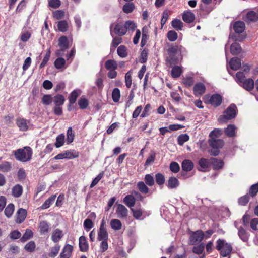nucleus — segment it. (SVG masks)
<instances>
[{
    "instance_id": "obj_1",
    "label": "nucleus",
    "mask_w": 258,
    "mask_h": 258,
    "mask_svg": "<svg viewBox=\"0 0 258 258\" xmlns=\"http://www.w3.org/2000/svg\"><path fill=\"white\" fill-rule=\"evenodd\" d=\"M249 71V67H245L243 71H239L236 73L235 80L240 86L247 91H251L254 87V81L251 78L245 79V74Z\"/></svg>"
},
{
    "instance_id": "obj_2",
    "label": "nucleus",
    "mask_w": 258,
    "mask_h": 258,
    "mask_svg": "<svg viewBox=\"0 0 258 258\" xmlns=\"http://www.w3.org/2000/svg\"><path fill=\"white\" fill-rule=\"evenodd\" d=\"M32 151L30 147H25L22 149H19L14 152L16 159L21 162L29 161L32 157Z\"/></svg>"
},
{
    "instance_id": "obj_3",
    "label": "nucleus",
    "mask_w": 258,
    "mask_h": 258,
    "mask_svg": "<svg viewBox=\"0 0 258 258\" xmlns=\"http://www.w3.org/2000/svg\"><path fill=\"white\" fill-rule=\"evenodd\" d=\"M216 248L220 251L221 255L223 257L228 256L232 249L231 245L223 239H218L217 241Z\"/></svg>"
},
{
    "instance_id": "obj_4",
    "label": "nucleus",
    "mask_w": 258,
    "mask_h": 258,
    "mask_svg": "<svg viewBox=\"0 0 258 258\" xmlns=\"http://www.w3.org/2000/svg\"><path fill=\"white\" fill-rule=\"evenodd\" d=\"M236 107L235 105H230L224 112V114L219 117L218 121L221 122H226L227 120L234 118L236 114Z\"/></svg>"
},
{
    "instance_id": "obj_5",
    "label": "nucleus",
    "mask_w": 258,
    "mask_h": 258,
    "mask_svg": "<svg viewBox=\"0 0 258 258\" xmlns=\"http://www.w3.org/2000/svg\"><path fill=\"white\" fill-rule=\"evenodd\" d=\"M209 142L212 148L211 154L214 156H217L219 153V149L224 145V141L221 139L211 138Z\"/></svg>"
},
{
    "instance_id": "obj_6",
    "label": "nucleus",
    "mask_w": 258,
    "mask_h": 258,
    "mask_svg": "<svg viewBox=\"0 0 258 258\" xmlns=\"http://www.w3.org/2000/svg\"><path fill=\"white\" fill-rule=\"evenodd\" d=\"M113 31L115 34L121 36L125 35L126 33V28H125V25H123L120 23H114L110 25V34L113 36Z\"/></svg>"
},
{
    "instance_id": "obj_7",
    "label": "nucleus",
    "mask_w": 258,
    "mask_h": 258,
    "mask_svg": "<svg viewBox=\"0 0 258 258\" xmlns=\"http://www.w3.org/2000/svg\"><path fill=\"white\" fill-rule=\"evenodd\" d=\"M204 238V234L203 231L198 230L192 233L190 237V241L192 244H195L197 242H201Z\"/></svg>"
},
{
    "instance_id": "obj_8",
    "label": "nucleus",
    "mask_w": 258,
    "mask_h": 258,
    "mask_svg": "<svg viewBox=\"0 0 258 258\" xmlns=\"http://www.w3.org/2000/svg\"><path fill=\"white\" fill-rule=\"evenodd\" d=\"M16 124L21 131H26L29 129L30 121L23 118H18L16 120Z\"/></svg>"
},
{
    "instance_id": "obj_9",
    "label": "nucleus",
    "mask_w": 258,
    "mask_h": 258,
    "mask_svg": "<svg viewBox=\"0 0 258 258\" xmlns=\"http://www.w3.org/2000/svg\"><path fill=\"white\" fill-rule=\"evenodd\" d=\"M131 211L133 212L134 217L137 219H143L150 214V212L143 211L141 209H134L132 208Z\"/></svg>"
},
{
    "instance_id": "obj_10",
    "label": "nucleus",
    "mask_w": 258,
    "mask_h": 258,
    "mask_svg": "<svg viewBox=\"0 0 258 258\" xmlns=\"http://www.w3.org/2000/svg\"><path fill=\"white\" fill-rule=\"evenodd\" d=\"M116 214L118 218H125L128 215V210L124 205L119 204L117 205Z\"/></svg>"
},
{
    "instance_id": "obj_11",
    "label": "nucleus",
    "mask_w": 258,
    "mask_h": 258,
    "mask_svg": "<svg viewBox=\"0 0 258 258\" xmlns=\"http://www.w3.org/2000/svg\"><path fill=\"white\" fill-rule=\"evenodd\" d=\"M39 231L41 235H44L50 231V225L46 221H41L38 226Z\"/></svg>"
},
{
    "instance_id": "obj_12",
    "label": "nucleus",
    "mask_w": 258,
    "mask_h": 258,
    "mask_svg": "<svg viewBox=\"0 0 258 258\" xmlns=\"http://www.w3.org/2000/svg\"><path fill=\"white\" fill-rule=\"evenodd\" d=\"M27 213V211L25 209L23 208L19 209L16 213V223L19 224L22 223L26 217Z\"/></svg>"
},
{
    "instance_id": "obj_13",
    "label": "nucleus",
    "mask_w": 258,
    "mask_h": 258,
    "mask_svg": "<svg viewBox=\"0 0 258 258\" xmlns=\"http://www.w3.org/2000/svg\"><path fill=\"white\" fill-rule=\"evenodd\" d=\"M73 249V247L72 245L70 244L66 245L60 254V258H70Z\"/></svg>"
},
{
    "instance_id": "obj_14",
    "label": "nucleus",
    "mask_w": 258,
    "mask_h": 258,
    "mask_svg": "<svg viewBox=\"0 0 258 258\" xmlns=\"http://www.w3.org/2000/svg\"><path fill=\"white\" fill-rule=\"evenodd\" d=\"M205 86L202 83H199L195 84L194 88V94L196 96H200L205 91Z\"/></svg>"
},
{
    "instance_id": "obj_15",
    "label": "nucleus",
    "mask_w": 258,
    "mask_h": 258,
    "mask_svg": "<svg viewBox=\"0 0 258 258\" xmlns=\"http://www.w3.org/2000/svg\"><path fill=\"white\" fill-rule=\"evenodd\" d=\"M62 236V231L56 229L52 233L51 239L54 243H57L60 240Z\"/></svg>"
},
{
    "instance_id": "obj_16",
    "label": "nucleus",
    "mask_w": 258,
    "mask_h": 258,
    "mask_svg": "<svg viewBox=\"0 0 258 258\" xmlns=\"http://www.w3.org/2000/svg\"><path fill=\"white\" fill-rule=\"evenodd\" d=\"M233 28L235 33H241L245 30V23L242 21H237L234 24Z\"/></svg>"
},
{
    "instance_id": "obj_17",
    "label": "nucleus",
    "mask_w": 258,
    "mask_h": 258,
    "mask_svg": "<svg viewBox=\"0 0 258 258\" xmlns=\"http://www.w3.org/2000/svg\"><path fill=\"white\" fill-rule=\"evenodd\" d=\"M195 17L193 13L190 11H185L182 15V19L186 23H191L195 20Z\"/></svg>"
},
{
    "instance_id": "obj_18",
    "label": "nucleus",
    "mask_w": 258,
    "mask_h": 258,
    "mask_svg": "<svg viewBox=\"0 0 258 258\" xmlns=\"http://www.w3.org/2000/svg\"><path fill=\"white\" fill-rule=\"evenodd\" d=\"M110 225L111 228L115 231L120 230L122 228V223L117 219H111L110 222Z\"/></svg>"
},
{
    "instance_id": "obj_19",
    "label": "nucleus",
    "mask_w": 258,
    "mask_h": 258,
    "mask_svg": "<svg viewBox=\"0 0 258 258\" xmlns=\"http://www.w3.org/2000/svg\"><path fill=\"white\" fill-rule=\"evenodd\" d=\"M124 203L128 207H133L136 202L135 198L132 194V195H129L124 197L123 199Z\"/></svg>"
},
{
    "instance_id": "obj_20",
    "label": "nucleus",
    "mask_w": 258,
    "mask_h": 258,
    "mask_svg": "<svg viewBox=\"0 0 258 258\" xmlns=\"http://www.w3.org/2000/svg\"><path fill=\"white\" fill-rule=\"evenodd\" d=\"M221 102L222 97L220 95L218 94L213 95L210 99V103L214 106H219L221 104Z\"/></svg>"
},
{
    "instance_id": "obj_21",
    "label": "nucleus",
    "mask_w": 258,
    "mask_h": 258,
    "mask_svg": "<svg viewBox=\"0 0 258 258\" xmlns=\"http://www.w3.org/2000/svg\"><path fill=\"white\" fill-rule=\"evenodd\" d=\"M229 65L232 70H237L241 65V60L236 57L233 58L229 61Z\"/></svg>"
},
{
    "instance_id": "obj_22",
    "label": "nucleus",
    "mask_w": 258,
    "mask_h": 258,
    "mask_svg": "<svg viewBox=\"0 0 258 258\" xmlns=\"http://www.w3.org/2000/svg\"><path fill=\"white\" fill-rule=\"evenodd\" d=\"M179 185V182L178 179L174 177H171L169 178L167 182V187L170 189H174L177 188Z\"/></svg>"
},
{
    "instance_id": "obj_23",
    "label": "nucleus",
    "mask_w": 258,
    "mask_h": 258,
    "mask_svg": "<svg viewBox=\"0 0 258 258\" xmlns=\"http://www.w3.org/2000/svg\"><path fill=\"white\" fill-rule=\"evenodd\" d=\"M194 168L192 162L189 160H184L182 163V168L185 171H190Z\"/></svg>"
},
{
    "instance_id": "obj_24",
    "label": "nucleus",
    "mask_w": 258,
    "mask_h": 258,
    "mask_svg": "<svg viewBox=\"0 0 258 258\" xmlns=\"http://www.w3.org/2000/svg\"><path fill=\"white\" fill-rule=\"evenodd\" d=\"M200 166L199 170L202 171H205L210 165L209 161L205 158H201L199 161Z\"/></svg>"
},
{
    "instance_id": "obj_25",
    "label": "nucleus",
    "mask_w": 258,
    "mask_h": 258,
    "mask_svg": "<svg viewBox=\"0 0 258 258\" xmlns=\"http://www.w3.org/2000/svg\"><path fill=\"white\" fill-rule=\"evenodd\" d=\"M79 247L80 250L83 252L86 251L88 249V244L84 236L79 238Z\"/></svg>"
},
{
    "instance_id": "obj_26",
    "label": "nucleus",
    "mask_w": 258,
    "mask_h": 258,
    "mask_svg": "<svg viewBox=\"0 0 258 258\" xmlns=\"http://www.w3.org/2000/svg\"><path fill=\"white\" fill-rule=\"evenodd\" d=\"M246 20L249 22H256L258 20V15L253 11H249L246 15Z\"/></svg>"
},
{
    "instance_id": "obj_27",
    "label": "nucleus",
    "mask_w": 258,
    "mask_h": 258,
    "mask_svg": "<svg viewBox=\"0 0 258 258\" xmlns=\"http://www.w3.org/2000/svg\"><path fill=\"white\" fill-rule=\"evenodd\" d=\"M108 234L106 229H99L97 240L99 241L108 240Z\"/></svg>"
},
{
    "instance_id": "obj_28",
    "label": "nucleus",
    "mask_w": 258,
    "mask_h": 258,
    "mask_svg": "<svg viewBox=\"0 0 258 258\" xmlns=\"http://www.w3.org/2000/svg\"><path fill=\"white\" fill-rule=\"evenodd\" d=\"M65 143V135L64 134L59 135L56 138L55 146L56 148L62 146Z\"/></svg>"
},
{
    "instance_id": "obj_29",
    "label": "nucleus",
    "mask_w": 258,
    "mask_h": 258,
    "mask_svg": "<svg viewBox=\"0 0 258 258\" xmlns=\"http://www.w3.org/2000/svg\"><path fill=\"white\" fill-rule=\"evenodd\" d=\"M241 51V48L240 45L235 42L233 43L230 47V52L233 55H237Z\"/></svg>"
},
{
    "instance_id": "obj_30",
    "label": "nucleus",
    "mask_w": 258,
    "mask_h": 258,
    "mask_svg": "<svg viewBox=\"0 0 258 258\" xmlns=\"http://www.w3.org/2000/svg\"><path fill=\"white\" fill-rule=\"evenodd\" d=\"M74 137L75 135L73 133L72 128L71 127H69L67 132V144L69 145L72 143L74 141Z\"/></svg>"
},
{
    "instance_id": "obj_31",
    "label": "nucleus",
    "mask_w": 258,
    "mask_h": 258,
    "mask_svg": "<svg viewBox=\"0 0 258 258\" xmlns=\"http://www.w3.org/2000/svg\"><path fill=\"white\" fill-rule=\"evenodd\" d=\"M105 67L108 70H116L117 68V64L115 60L110 59L106 61Z\"/></svg>"
},
{
    "instance_id": "obj_32",
    "label": "nucleus",
    "mask_w": 258,
    "mask_h": 258,
    "mask_svg": "<svg viewBox=\"0 0 258 258\" xmlns=\"http://www.w3.org/2000/svg\"><path fill=\"white\" fill-rule=\"evenodd\" d=\"M80 93L81 91L79 90H75L72 92L69 97V102L71 104H73L75 103L77 98Z\"/></svg>"
},
{
    "instance_id": "obj_33",
    "label": "nucleus",
    "mask_w": 258,
    "mask_h": 258,
    "mask_svg": "<svg viewBox=\"0 0 258 258\" xmlns=\"http://www.w3.org/2000/svg\"><path fill=\"white\" fill-rule=\"evenodd\" d=\"M65 100L64 97L62 95H57L53 98V101L55 105H62Z\"/></svg>"
},
{
    "instance_id": "obj_34",
    "label": "nucleus",
    "mask_w": 258,
    "mask_h": 258,
    "mask_svg": "<svg viewBox=\"0 0 258 258\" xmlns=\"http://www.w3.org/2000/svg\"><path fill=\"white\" fill-rule=\"evenodd\" d=\"M22 187L19 185H16L12 188V195L15 197H19L22 194Z\"/></svg>"
},
{
    "instance_id": "obj_35",
    "label": "nucleus",
    "mask_w": 258,
    "mask_h": 258,
    "mask_svg": "<svg viewBox=\"0 0 258 258\" xmlns=\"http://www.w3.org/2000/svg\"><path fill=\"white\" fill-rule=\"evenodd\" d=\"M55 199V195L51 196L47 200H46L45 202L43 203V204L41 206V209H46L49 208L50 206V205L54 202Z\"/></svg>"
},
{
    "instance_id": "obj_36",
    "label": "nucleus",
    "mask_w": 258,
    "mask_h": 258,
    "mask_svg": "<svg viewBox=\"0 0 258 258\" xmlns=\"http://www.w3.org/2000/svg\"><path fill=\"white\" fill-rule=\"evenodd\" d=\"M58 45L60 48L66 49L68 48V40L66 36H61L58 40Z\"/></svg>"
},
{
    "instance_id": "obj_37",
    "label": "nucleus",
    "mask_w": 258,
    "mask_h": 258,
    "mask_svg": "<svg viewBox=\"0 0 258 258\" xmlns=\"http://www.w3.org/2000/svg\"><path fill=\"white\" fill-rule=\"evenodd\" d=\"M236 127L234 125H229L225 130L226 135L229 137H234L235 135Z\"/></svg>"
},
{
    "instance_id": "obj_38",
    "label": "nucleus",
    "mask_w": 258,
    "mask_h": 258,
    "mask_svg": "<svg viewBox=\"0 0 258 258\" xmlns=\"http://www.w3.org/2000/svg\"><path fill=\"white\" fill-rule=\"evenodd\" d=\"M15 209V206L13 204H9L5 209V214L8 217L12 216Z\"/></svg>"
},
{
    "instance_id": "obj_39",
    "label": "nucleus",
    "mask_w": 258,
    "mask_h": 258,
    "mask_svg": "<svg viewBox=\"0 0 258 258\" xmlns=\"http://www.w3.org/2000/svg\"><path fill=\"white\" fill-rule=\"evenodd\" d=\"M117 53L118 55L122 58H124L127 56V49L124 45H120L117 49Z\"/></svg>"
},
{
    "instance_id": "obj_40",
    "label": "nucleus",
    "mask_w": 258,
    "mask_h": 258,
    "mask_svg": "<svg viewBox=\"0 0 258 258\" xmlns=\"http://www.w3.org/2000/svg\"><path fill=\"white\" fill-rule=\"evenodd\" d=\"M172 26L177 30H181L183 27V23L181 20L175 19L171 22Z\"/></svg>"
},
{
    "instance_id": "obj_41",
    "label": "nucleus",
    "mask_w": 258,
    "mask_h": 258,
    "mask_svg": "<svg viewBox=\"0 0 258 258\" xmlns=\"http://www.w3.org/2000/svg\"><path fill=\"white\" fill-rule=\"evenodd\" d=\"M54 66L57 69H60L64 68L66 64V60L62 57L57 58L54 61Z\"/></svg>"
},
{
    "instance_id": "obj_42",
    "label": "nucleus",
    "mask_w": 258,
    "mask_h": 258,
    "mask_svg": "<svg viewBox=\"0 0 258 258\" xmlns=\"http://www.w3.org/2000/svg\"><path fill=\"white\" fill-rule=\"evenodd\" d=\"M64 157L67 159H73L77 158L79 156L78 152L76 151H71L69 150L65 151L63 152Z\"/></svg>"
},
{
    "instance_id": "obj_43",
    "label": "nucleus",
    "mask_w": 258,
    "mask_h": 258,
    "mask_svg": "<svg viewBox=\"0 0 258 258\" xmlns=\"http://www.w3.org/2000/svg\"><path fill=\"white\" fill-rule=\"evenodd\" d=\"M137 187L138 189L143 194H147L149 191V188L143 181L139 182L137 183Z\"/></svg>"
},
{
    "instance_id": "obj_44",
    "label": "nucleus",
    "mask_w": 258,
    "mask_h": 258,
    "mask_svg": "<svg viewBox=\"0 0 258 258\" xmlns=\"http://www.w3.org/2000/svg\"><path fill=\"white\" fill-rule=\"evenodd\" d=\"M58 29L61 32H66L68 30V22L65 21H59L57 24Z\"/></svg>"
},
{
    "instance_id": "obj_45",
    "label": "nucleus",
    "mask_w": 258,
    "mask_h": 258,
    "mask_svg": "<svg viewBox=\"0 0 258 258\" xmlns=\"http://www.w3.org/2000/svg\"><path fill=\"white\" fill-rule=\"evenodd\" d=\"M132 71L130 70L127 72L125 75V85L128 88L131 87L132 83Z\"/></svg>"
},
{
    "instance_id": "obj_46",
    "label": "nucleus",
    "mask_w": 258,
    "mask_h": 258,
    "mask_svg": "<svg viewBox=\"0 0 258 258\" xmlns=\"http://www.w3.org/2000/svg\"><path fill=\"white\" fill-rule=\"evenodd\" d=\"M60 248V246L58 244H56L54 247H52L49 253V256L52 258L55 257L58 254Z\"/></svg>"
},
{
    "instance_id": "obj_47",
    "label": "nucleus",
    "mask_w": 258,
    "mask_h": 258,
    "mask_svg": "<svg viewBox=\"0 0 258 258\" xmlns=\"http://www.w3.org/2000/svg\"><path fill=\"white\" fill-rule=\"evenodd\" d=\"M33 236V232L30 229H26L25 233L23 234L22 237L21 238V241L23 242H25L28 239H30Z\"/></svg>"
},
{
    "instance_id": "obj_48",
    "label": "nucleus",
    "mask_w": 258,
    "mask_h": 258,
    "mask_svg": "<svg viewBox=\"0 0 258 258\" xmlns=\"http://www.w3.org/2000/svg\"><path fill=\"white\" fill-rule=\"evenodd\" d=\"M112 97L114 102H117L119 101L120 97V92L119 89L115 88L113 90Z\"/></svg>"
},
{
    "instance_id": "obj_49",
    "label": "nucleus",
    "mask_w": 258,
    "mask_h": 258,
    "mask_svg": "<svg viewBox=\"0 0 258 258\" xmlns=\"http://www.w3.org/2000/svg\"><path fill=\"white\" fill-rule=\"evenodd\" d=\"M125 28L127 31H133L137 28V25L133 21L128 20L125 22Z\"/></svg>"
},
{
    "instance_id": "obj_50",
    "label": "nucleus",
    "mask_w": 258,
    "mask_h": 258,
    "mask_svg": "<svg viewBox=\"0 0 258 258\" xmlns=\"http://www.w3.org/2000/svg\"><path fill=\"white\" fill-rule=\"evenodd\" d=\"M135 9V5L133 3H126L123 7V11L125 13L132 12Z\"/></svg>"
},
{
    "instance_id": "obj_51",
    "label": "nucleus",
    "mask_w": 258,
    "mask_h": 258,
    "mask_svg": "<svg viewBox=\"0 0 258 258\" xmlns=\"http://www.w3.org/2000/svg\"><path fill=\"white\" fill-rule=\"evenodd\" d=\"M189 139V137L186 134H182L179 135L177 138V141L180 145H182L185 142L188 141Z\"/></svg>"
},
{
    "instance_id": "obj_52",
    "label": "nucleus",
    "mask_w": 258,
    "mask_h": 258,
    "mask_svg": "<svg viewBox=\"0 0 258 258\" xmlns=\"http://www.w3.org/2000/svg\"><path fill=\"white\" fill-rule=\"evenodd\" d=\"M182 72L181 68L179 66L174 67L171 71V75L173 78L178 77Z\"/></svg>"
},
{
    "instance_id": "obj_53",
    "label": "nucleus",
    "mask_w": 258,
    "mask_h": 258,
    "mask_svg": "<svg viewBox=\"0 0 258 258\" xmlns=\"http://www.w3.org/2000/svg\"><path fill=\"white\" fill-rule=\"evenodd\" d=\"M11 169V164L8 162H4L0 164V171L2 172H8Z\"/></svg>"
},
{
    "instance_id": "obj_54",
    "label": "nucleus",
    "mask_w": 258,
    "mask_h": 258,
    "mask_svg": "<svg viewBox=\"0 0 258 258\" xmlns=\"http://www.w3.org/2000/svg\"><path fill=\"white\" fill-rule=\"evenodd\" d=\"M51 54V50L50 48L47 49L46 53L42 60V62L40 65V68H43L48 61Z\"/></svg>"
},
{
    "instance_id": "obj_55",
    "label": "nucleus",
    "mask_w": 258,
    "mask_h": 258,
    "mask_svg": "<svg viewBox=\"0 0 258 258\" xmlns=\"http://www.w3.org/2000/svg\"><path fill=\"white\" fill-rule=\"evenodd\" d=\"M212 162L214 168L215 169H219L221 168L223 165V162L221 160H218L216 158L212 159Z\"/></svg>"
},
{
    "instance_id": "obj_56",
    "label": "nucleus",
    "mask_w": 258,
    "mask_h": 258,
    "mask_svg": "<svg viewBox=\"0 0 258 258\" xmlns=\"http://www.w3.org/2000/svg\"><path fill=\"white\" fill-rule=\"evenodd\" d=\"M238 235L243 241L246 242L248 240V236L243 228H240L239 229Z\"/></svg>"
},
{
    "instance_id": "obj_57",
    "label": "nucleus",
    "mask_w": 258,
    "mask_h": 258,
    "mask_svg": "<svg viewBox=\"0 0 258 258\" xmlns=\"http://www.w3.org/2000/svg\"><path fill=\"white\" fill-rule=\"evenodd\" d=\"M144 180L146 184L149 186H152L155 183L153 177L150 174L146 175Z\"/></svg>"
},
{
    "instance_id": "obj_58",
    "label": "nucleus",
    "mask_w": 258,
    "mask_h": 258,
    "mask_svg": "<svg viewBox=\"0 0 258 258\" xmlns=\"http://www.w3.org/2000/svg\"><path fill=\"white\" fill-rule=\"evenodd\" d=\"M205 248V245L204 243H201L200 244L194 246L193 248V252L197 254H201L203 252Z\"/></svg>"
},
{
    "instance_id": "obj_59",
    "label": "nucleus",
    "mask_w": 258,
    "mask_h": 258,
    "mask_svg": "<svg viewBox=\"0 0 258 258\" xmlns=\"http://www.w3.org/2000/svg\"><path fill=\"white\" fill-rule=\"evenodd\" d=\"M222 134V131L219 128H216L214 130H213L210 133V138L213 139H216L217 138H218L220 137V136Z\"/></svg>"
},
{
    "instance_id": "obj_60",
    "label": "nucleus",
    "mask_w": 258,
    "mask_h": 258,
    "mask_svg": "<svg viewBox=\"0 0 258 258\" xmlns=\"http://www.w3.org/2000/svg\"><path fill=\"white\" fill-rule=\"evenodd\" d=\"M31 36V33L28 31H23L21 35V40L23 42L27 41Z\"/></svg>"
},
{
    "instance_id": "obj_61",
    "label": "nucleus",
    "mask_w": 258,
    "mask_h": 258,
    "mask_svg": "<svg viewBox=\"0 0 258 258\" xmlns=\"http://www.w3.org/2000/svg\"><path fill=\"white\" fill-rule=\"evenodd\" d=\"M52 101L53 97L50 95H45L42 98V103L46 105L50 104Z\"/></svg>"
},
{
    "instance_id": "obj_62",
    "label": "nucleus",
    "mask_w": 258,
    "mask_h": 258,
    "mask_svg": "<svg viewBox=\"0 0 258 258\" xmlns=\"http://www.w3.org/2000/svg\"><path fill=\"white\" fill-rule=\"evenodd\" d=\"M155 179L156 183L159 185L163 184L165 182L164 176L162 174L160 173H158L156 174Z\"/></svg>"
},
{
    "instance_id": "obj_63",
    "label": "nucleus",
    "mask_w": 258,
    "mask_h": 258,
    "mask_svg": "<svg viewBox=\"0 0 258 258\" xmlns=\"http://www.w3.org/2000/svg\"><path fill=\"white\" fill-rule=\"evenodd\" d=\"M177 33L174 31H169L167 33V37L170 41H174L177 39Z\"/></svg>"
},
{
    "instance_id": "obj_64",
    "label": "nucleus",
    "mask_w": 258,
    "mask_h": 258,
    "mask_svg": "<svg viewBox=\"0 0 258 258\" xmlns=\"http://www.w3.org/2000/svg\"><path fill=\"white\" fill-rule=\"evenodd\" d=\"M64 16V12L63 10H58L53 13V16L56 19H60Z\"/></svg>"
}]
</instances>
